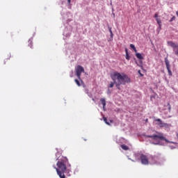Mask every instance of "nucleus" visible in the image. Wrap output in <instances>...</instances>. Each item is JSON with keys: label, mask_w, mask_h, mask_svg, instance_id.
Instances as JSON below:
<instances>
[{"label": "nucleus", "mask_w": 178, "mask_h": 178, "mask_svg": "<svg viewBox=\"0 0 178 178\" xmlns=\"http://www.w3.org/2000/svg\"><path fill=\"white\" fill-rule=\"evenodd\" d=\"M111 77L113 82L110 83L108 86V88H113V86L115 84L118 90H120V86H126L127 83H130V78L124 73L120 74L118 72H114L113 74H111Z\"/></svg>", "instance_id": "nucleus-1"}, {"label": "nucleus", "mask_w": 178, "mask_h": 178, "mask_svg": "<svg viewBox=\"0 0 178 178\" xmlns=\"http://www.w3.org/2000/svg\"><path fill=\"white\" fill-rule=\"evenodd\" d=\"M56 165L58 168L54 167L56 169L58 176L60 178H66V175H65V172H66V169H67V166H69V160L66 157H61L57 163Z\"/></svg>", "instance_id": "nucleus-2"}, {"label": "nucleus", "mask_w": 178, "mask_h": 178, "mask_svg": "<svg viewBox=\"0 0 178 178\" xmlns=\"http://www.w3.org/2000/svg\"><path fill=\"white\" fill-rule=\"evenodd\" d=\"M76 72V76L78 78V80H80L81 84H84V81H83V79H81V73H84V67H83L81 65H78L75 68Z\"/></svg>", "instance_id": "nucleus-3"}, {"label": "nucleus", "mask_w": 178, "mask_h": 178, "mask_svg": "<svg viewBox=\"0 0 178 178\" xmlns=\"http://www.w3.org/2000/svg\"><path fill=\"white\" fill-rule=\"evenodd\" d=\"M148 138H152V140H154V141H156L157 143H153L155 145H158L160 143L159 140H164L166 141V138H165L162 135H152V136H147Z\"/></svg>", "instance_id": "nucleus-4"}, {"label": "nucleus", "mask_w": 178, "mask_h": 178, "mask_svg": "<svg viewBox=\"0 0 178 178\" xmlns=\"http://www.w3.org/2000/svg\"><path fill=\"white\" fill-rule=\"evenodd\" d=\"M168 44L170 47L173 48V51H174L175 55L178 56V44L173 42L172 41L168 42Z\"/></svg>", "instance_id": "nucleus-5"}, {"label": "nucleus", "mask_w": 178, "mask_h": 178, "mask_svg": "<svg viewBox=\"0 0 178 178\" xmlns=\"http://www.w3.org/2000/svg\"><path fill=\"white\" fill-rule=\"evenodd\" d=\"M140 159L142 165H149V161H148V156L145 154H140Z\"/></svg>", "instance_id": "nucleus-6"}, {"label": "nucleus", "mask_w": 178, "mask_h": 178, "mask_svg": "<svg viewBox=\"0 0 178 178\" xmlns=\"http://www.w3.org/2000/svg\"><path fill=\"white\" fill-rule=\"evenodd\" d=\"M165 66L168 72L169 76H172V70H170V64L169 63V60H168V58H165Z\"/></svg>", "instance_id": "nucleus-7"}, {"label": "nucleus", "mask_w": 178, "mask_h": 178, "mask_svg": "<svg viewBox=\"0 0 178 178\" xmlns=\"http://www.w3.org/2000/svg\"><path fill=\"white\" fill-rule=\"evenodd\" d=\"M155 122H158L156 124L160 127H168V123L163 122L162 120L158 118L155 120Z\"/></svg>", "instance_id": "nucleus-8"}, {"label": "nucleus", "mask_w": 178, "mask_h": 178, "mask_svg": "<svg viewBox=\"0 0 178 178\" xmlns=\"http://www.w3.org/2000/svg\"><path fill=\"white\" fill-rule=\"evenodd\" d=\"M74 82L76 83V86H78V87H81V84H84V83H81V81L77 79H74Z\"/></svg>", "instance_id": "nucleus-9"}, {"label": "nucleus", "mask_w": 178, "mask_h": 178, "mask_svg": "<svg viewBox=\"0 0 178 178\" xmlns=\"http://www.w3.org/2000/svg\"><path fill=\"white\" fill-rule=\"evenodd\" d=\"M100 102H101L102 104L103 105V108H105V106H106V101L105 100V98L101 99Z\"/></svg>", "instance_id": "nucleus-10"}, {"label": "nucleus", "mask_w": 178, "mask_h": 178, "mask_svg": "<svg viewBox=\"0 0 178 178\" xmlns=\"http://www.w3.org/2000/svg\"><path fill=\"white\" fill-rule=\"evenodd\" d=\"M136 56L138 58V59H144V57H143V55H141L140 53H136Z\"/></svg>", "instance_id": "nucleus-11"}, {"label": "nucleus", "mask_w": 178, "mask_h": 178, "mask_svg": "<svg viewBox=\"0 0 178 178\" xmlns=\"http://www.w3.org/2000/svg\"><path fill=\"white\" fill-rule=\"evenodd\" d=\"M125 52H126V59L127 60H130V56H129V51H127V49H125Z\"/></svg>", "instance_id": "nucleus-12"}, {"label": "nucleus", "mask_w": 178, "mask_h": 178, "mask_svg": "<svg viewBox=\"0 0 178 178\" xmlns=\"http://www.w3.org/2000/svg\"><path fill=\"white\" fill-rule=\"evenodd\" d=\"M121 148H122L124 149V151H128L129 149V146L126 145H121Z\"/></svg>", "instance_id": "nucleus-13"}, {"label": "nucleus", "mask_w": 178, "mask_h": 178, "mask_svg": "<svg viewBox=\"0 0 178 178\" xmlns=\"http://www.w3.org/2000/svg\"><path fill=\"white\" fill-rule=\"evenodd\" d=\"M130 48H131V49H133V50L134 51V52L137 53V49H136V46H134V44H130Z\"/></svg>", "instance_id": "nucleus-14"}, {"label": "nucleus", "mask_w": 178, "mask_h": 178, "mask_svg": "<svg viewBox=\"0 0 178 178\" xmlns=\"http://www.w3.org/2000/svg\"><path fill=\"white\" fill-rule=\"evenodd\" d=\"M156 21L157 24H159V26H162V21L161 20V18H157Z\"/></svg>", "instance_id": "nucleus-15"}, {"label": "nucleus", "mask_w": 178, "mask_h": 178, "mask_svg": "<svg viewBox=\"0 0 178 178\" xmlns=\"http://www.w3.org/2000/svg\"><path fill=\"white\" fill-rule=\"evenodd\" d=\"M103 120H104V122H105V124H108V126L111 125V124H110L109 122H108V120L106 119V117H104V118H103Z\"/></svg>", "instance_id": "nucleus-16"}, {"label": "nucleus", "mask_w": 178, "mask_h": 178, "mask_svg": "<svg viewBox=\"0 0 178 178\" xmlns=\"http://www.w3.org/2000/svg\"><path fill=\"white\" fill-rule=\"evenodd\" d=\"M28 42H29V47H30V48H33V40H29Z\"/></svg>", "instance_id": "nucleus-17"}, {"label": "nucleus", "mask_w": 178, "mask_h": 178, "mask_svg": "<svg viewBox=\"0 0 178 178\" xmlns=\"http://www.w3.org/2000/svg\"><path fill=\"white\" fill-rule=\"evenodd\" d=\"M161 30H162V25H159V28L156 29L158 34H159Z\"/></svg>", "instance_id": "nucleus-18"}, {"label": "nucleus", "mask_w": 178, "mask_h": 178, "mask_svg": "<svg viewBox=\"0 0 178 178\" xmlns=\"http://www.w3.org/2000/svg\"><path fill=\"white\" fill-rule=\"evenodd\" d=\"M175 20H176V17L173 16V17L169 20V22H170V23H172V22H173V21H175Z\"/></svg>", "instance_id": "nucleus-19"}, {"label": "nucleus", "mask_w": 178, "mask_h": 178, "mask_svg": "<svg viewBox=\"0 0 178 178\" xmlns=\"http://www.w3.org/2000/svg\"><path fill=\"white\" fill-rule=\"evenodd\" d=\"M168 111L170 112L172 111V107L170 106V103H168Z\"/></svg>", "instance_id": "nucleus-20"}, {"label": "nucleus", "mask_w": 178, "mask_h": 178, "mask_svg": "<svg viewBox=\"0 0 178 178\" xmlns=\"http://www.w3.org/2000/svg\"><path fill=\"white\" fill-rule=\"evenodd\" d=\"M154 18L156 19H156H158V13H156L154 14Z\"/></svg>", "instance_id": "nucleus-21"}, {"label": "nucleus", "mask_w": 178, "mask_h": 178, "mask_svg": "<svg viewBox=\"0 0 178 178\" xmlns=\"http://www.w3.org/2000/svg\"><path fill=\"white\" fill-rule=\"evenodd\" d=\"M109 31L111 33V37H113V33H112V29H109Z\"/></svg>", "instance_id": "nucleus-22"}, {"label": "nucleus", "mask_w": 178, "mask_h": 178, "mask_svg": "<svg viewBox=\"0 0 178 178\" xmlns=\"http://www.w3.org/2000/svg\"><path fill=\"white\" fill-rule=\"evenodd\" d=\"M138 74H140V76L141 77H143V76H144L142 73H141V71L140 70H138Z\"/></svg>", "instance_id": "nucleus-23"}, {"label": "nucleus", "mask_w": 178, "mask_h": 178, "mask_svg": "<svg viewBox=\"0 0 178 178\" xmlns=\"http://www.w3.org/2000/svg\"><path fill=\"white\" fill-rule=\"evenodd\" d=\"M71 2H72V0H67V3L70 4Z\"/></svg>", "instance_id": "nucleus-24"}, {"label": "nucleus", "mask_w": 178, "mask_h": 178, "mask_svg": "<svg viewBox=\"0 0 178 178\" xmlns=\"http://www.w3.org/2000/svg\"><path fill=\"white\" fill-rule=\"evenodd\" d=\"M108 94H111V91L109 90H108Z\"/></svg>", "instance_id": "nucleus-25"}, {"label": "nucleus", "mask_w": 178, "mask_h": 178, "mask_svg": "<svg viewBox=\"0 0 178 178\" xmlns=\"http://www.w3.org/2000/svg\"><path fill=\"white\" fill-rule=\"evenodd\" d=\"M176 15L178 17V11L176 12Z\"/></svg>", "instance_id": "nucleus-26"}]
</instances>
